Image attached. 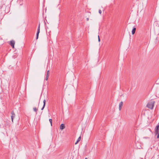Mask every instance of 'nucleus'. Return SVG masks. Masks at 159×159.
Returning <instances> with one entry per match:
<instances>
[{"label": "nucleus", "mask_w": 159, "mask_h": 159, "mask_svg": "<svg viewBox=\"0 0 159 159\" xmlns=\"http://www.w3.org/2000/svg\"><path fill=\"white\" fill-rule=\"evenodd\" d=\"M155 103V101L153 100H151L150 102H149L147 105V107L151 109H152L154 106V104Z\"/></svg>", "instance_id": "nucleus-1"}, {"label": "nucleus", "mask_w": 159, "mask_h": 159, "mask_svg": "<svg viewBox=\"0 0 159 159\" xmlns=\"http://www.w3.org/2000/svg\"><path fill=\"white\" fill-rule=\"evenodd\" d=\"M159 123L158 124V125L155 128V135H157V134L159 132Z\"/></svg>", "instance_id": "nucleus-2"}, {"label": "nucleus", "mask_w": 159, "mask_h": 159, "mask_svg": "<svg viewBox=\"0 0 159 159\" xmlns=\"http://www.w3.org/2000/svg\"><path fill=\"white\" fill-rule=\"evenodd\" d=\"M15 43V41L13 40H12L10 42V44L12 48H14Z\"/></svg>", "instance_id": "nucleus-3"}, {"label": "nucleus", "mask_w": 159, "mask_h": 159, "mask_svg": "<svg viewBox=\"0 0 159 159\" xmlns=\"http://www.w3.org/2000/svg\"><path fill=\"white\" fill-rule=\"evenodd\" d=\"M122 105H123V102H120L119 103V110H120L121 109Z\"/></svg>", "instance_id": "nucleus-4"}, {"label": "nucleus", "mask_w": 159, "mask_h": 159, "mask_svg": "<svg viewBox=\"0 0 159 159\" xmlns=\"http://www.w3.org/2000/svg\"><path fill=\"white\" fill-rule=\"evenodd\" d=\"M65 128V125L63 124H61L60 126V129L61 130H62Z\"/></svg>", "instance_id": "nucleus-5"}, {"label": "nucleus", "mask_w": 159, "mask_h": 159, "mask_svg": "<svg viewBox=\"0 0 159 159\" xmlns=\"http://www.w3.org/2000/svg\"><path fill=\"white\" fill-rule=\"evenodd\" d=\"M136 29L135 27H133L132 31V34H134L135 33Z\"/></svg>", "instance_id": "nucleus-6"}, {"label": "nucleus", "mask_w": 159, "mask_h": 159, "mask_svg": "<svg viewBox=\"0 0 159 159\" xmlns=\"http://www.w3.org/2000/svg\"><path fill=\"white\" fill-rule=\"evenodd\" d=\"M81 139V137L80 136L79 137V138L78 139L76 142L75 143V144H77L80 141Z\"/></svg>", "instance_id": "nucleus-7"}, {"label": "nucleus", "mask_w": 159, "mask_h": 159, "mask_svg": "<svg viewBox=\"0 0 159 159\" xmlns=\"http://www.w3.org/2000/svg\"><path fill=\"white\" fill-rule=\"evenodd\" d=\"M39 32H37V34H36V39H37L39 37Z\"/></svg>", "instance_id": "nucleus-8"}, {"label": "nucleus", "mask_w": 159, "mask_h": 159, "mask_svg": "<svg viewBox=\"0 0 159 159\" xmlns=\"http://www.w3.org/2000/svg\"><path fill=\"white\" fill-rule=\"evenodd\" d=\"M15 116L12 115L11 116V120L12 122H13V118L15 117Z\"/></svg>", "instance_id": "nucleus-9"}, {"label": "nucleus", "mask_w": 159, "mask_h": 159, "mask_svg": "<svg viewBox=\"0 0 159 159\" xmlns=\"http://www.w3.org/2000/svg\"><path fill=\"white\" fill-rule=\"evenodd\" d=\"M33 109L34 111H35V112H37L38 109L36 107H34Z\"/></svg>", "instance_id": "nucleus-10"}, {"label": "nucleus", "mask_w": 159, "mask_h": 159, "mask_svg": "<svg viewBox=\"0 0 159 159\" xmlns=\"http://www.w3.org/2000/svg\"><path fill=\"white\" fill-rule=\"evenodd\" d=\"M49 71L48 70L47 72V76H49Z\"/></svg>", "instance_id": "nucleus-11"}, {"label": "nucleus", "mask_w": 159, "mask_h": 159, "mask_svg": "<svg viewBox=\"0 0 159 159\" xmlns=\"http://www.w3.org/2000/svg\"><path fill=\"white\" fill-rule=\"evenodd\" d=\"M49 122L51 124V125L52 126V119H49Z\"/></svg>", "instance_id": "nucleus-12"}, {"label": "nucleus", "mask_w": 159, "mask_h": 159, "mask_svg": "<svg viewBox=\"0 0 159 159\" xmlns=\"http://www.w3.org/2000/svg\"><path fill=\"white\" fill-rule=\"evenodd\" d=\"M43 105L45 106V104H46V100H45V99H44L43 100Z\"/></svg>", "instance_id": "nucleus-13"}, {"label": "nucleus", "mask_w": 159, "mask_h": 159, "mask_svg": "<svg viewBox=\"0 0 159 159\" xmlns=\"http://www.w3.org/2000/svg\"><path fill=\"white\" fill-rule=\"evenodd\" d=\"M11 115H13L15 116V115L14 113V112L13 111H11Z\"/></svg>", "instance_id": "nucleus-14"}, {"label": "nucleus", "mask_w": 159, "mask_h": 159, "mask_svg": "<svg viewBox=\"0 0 159 159\" xmlns=\"http://www.w3.org/2000/svg\"><path fill=\"white\" fill-rule=\"evenodd\" d=\"M40 27H38V30H37V32H40Z\"/></svg>", "instance_id": "nucleus-15"}, {"label": "nucleus", "mask_w": 159, "mask_h": 159, "mask_svg": "<svg viewBox=\"0 0 159 159\" xmlns=\"http://www.w3.org/2000/svg\"><path fill=\"white\" fill-rule=\"evenodd\" d=\"M98 12L100 14H101L102 13V11L101 10H99Z\"/></svg>", "instance_id": "nucleus-16"}, {"label": "nucleus", "mask_w": 159, "mask_h": 159, "mask_svg": "<svg viewBox=\"0 0 159 159\" xmlns=\"http://www.w3.org/2000/svg\"><path fill=\"white\" fill-rule=\"evenodd\" d=\"M157 134V138L158 139V138H159V131Z\"/></svg>", "instance_id": "nucleus-17"}, {"label": "nucleus", "mask_w": 159, "mask_h": 159, "mask_svg": "<svg viewBox=\"0 0 159 159\" xmlns=\"http://www.w3.org/2000/svg\"><path fill=\"white\" fill-rule=\"evenodd\" d=\"M45 107V106L43 105V107H42V108L41 109L42 110H43L44 109Z\"/></svg>", "instance_id": "nucleus-18"}, {"label": "nucleus", "mask_w": 159, "mask_h": 159, "mask_svg": "<svg viewBox=\"0 0 159 159\" xmlns=\"http://www.w3.org/2000/svg\"><path fill=\"white\" fill-rule=\"evenodd\" d=\"M48 76H46V77L45 78V80H48Z\"/></svg>", "instance_id": "nucleus-19"}, {"label": "nucleus", "mask_w": 159, "mask_h": 159, "mask_svg": "<svg viewBox=\"0 0 159 159\" xmlns=\"http://www.w3.org/2000/svg\"><path fill=\"white\" fill-rule=\"evenodd\" d=\"M98 41L99 42H100V38H99V36L98 35Z\"/></svg>", "instance_id": "nucleus-20"}, {"label": "nucleus", "mask_w": 159, "mask_h": 159, "mask_svg": "<svg viewBox=\"0 0 159 159\" xmlns=\"http://www.w3.org/2000/svg\"><path fill=\"white\" fill-rule=\"evenodd\" d=\"M86 20L87 21H88L89 20V18H87Z\"/></svg>", "instance_id": "nucleus-21"}, {"label": "nucleus", "mask_w": 159, "mask_h": 159, "mask_svg": "<svg viewBox=\"0 0 159 159\" xmlns=\"http://www.w3.org/2000/svg\"><path fill=\"white\" fill-rule=\"evenodd\" d=\"M38 27H40V23L39 24Z\"/></svg>", "instance_id": "nucleus-22"}, {"label": "nucleus", "mask_w": 159, "mask_h": 159, "mask_svg": "<svg viewBox=\"0 0 159 159\" xmlns=\"http://www.w3.org/2000/svg\"><path fill=\"white\" fill-rule=\"evenodd\" d=\"M85 159H87V158H85Z\"/></svg>", "instance_id": "nucleus-23"}, {"label": "nucleus", "mask_w": 159, "mask_h": 159, "mask_svg": "<svg viewBox=\"0 0 159 159\" xmlns=\"http://www.w3.org/2000/svg\"><path fill=\"white\" fill-rule=\"evenodd\" d=\"M44 22H45V21H44ZM45 24H46V23L45 22Z\"/></svg>", "instance_id": "nucleus-24"}]
</instances>
